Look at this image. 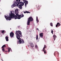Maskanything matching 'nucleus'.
I'll list each match as a JSON object with an SVG mask.
<instances>
[{
  "label": "nucleus",
  "instance_id": "nucleus-7",
  "mask_svg": "<svg viewBox=\"0 0 61 61\" xmlns=\"http://www.w3.org/2000/svg\"><path fill=\"white\" fill-rule=\"evenodd\" d=\"M60 25V24L59 22H58L57 23V24L56 25V27L57 28L58 27H59Z\"/></svg>",
  "mask_w": 61,
  "mask_h": 61
},
{
  "label": "nucleus",
  "instance_id": "nucleus-22",
  "mask_svg": "<svg viewBox=\"0 0 61 61\" xmlns=\"http://www.w3.org/2000/svg\"><path fill=\"white\" fill-rule=\"evenodd\" d=\"M43 48H46V45H44V47Z\"/></svg>",
  "mask_w": 61,
  "mask_h": 61
},
{
  "label": "nucleus",
  "instance_id": "nucleus-1",
  "mask_svg": "<svg viewBox=\"0 0 61 61\" xmlns=\"http://www.w3.org/2000/svg\"><path fill=\"white\" fill-rule=\"evenodd\" d=\"M24 16L23 14H20V15H18L17 16H16V15H15V14L13 13L10 14L9 17H8V16H6L5 15V18L6 19V20H10L11 18H13L15 19H20L21 18V17H23Z\"/></svg>",
  "mask_w": 61,
  "mask_h": 61
},
{
  "label": "nucleus",
  "instance_id": "nucleus-28",
  "mask_svg": "<svg viewBox=\"0 0 61 61\" xmlns=\"http://www.w3.org/2000/svg\"><path fill=\"white\" fill-rule=\"evenodd\" d=\"M10 49H11V48H10L9 49V50H8L9 53V52H10Z\"/></svg>",
  "mask_w": 61,
  "mask_h": 61
},
{
  "label": "nucleus",
  "instance_id": "nucleus-37",
  "mask_svg": "<svg viewBox=\"0 0 61 61\" xmlns=\"http://www.w3.org/2000/svg\"><path fill=\"white\" fill-rule=\"evenodd\" d=\"M0 55H1V54H0Z\"/></svg>",
  "mask_w": 61,
  "mask_h": 61
},
{
  "label": "nucleus",
  "instance_id": "nucleus-8",
  "mask_svg": "<svg viewBox=\"0 0 61 61\" xmlns=\"http://www.w3.org/2000/svg\"><path fill=\"white\" fill-rule=\"evenodd\" d=\"M40 37H41V38H43V33H40L39 34Z\"/></svg>",
  "mask_w": 61,
  "mask_h": 61
},
{
  "label": "nucleus",
  "instance_id": "nucleus-4",
  "mask_svg": "<svg viewBox=\"0 0 61 61\" xmlns=\"http://www.w3.org/2000/svg\"><path fill=\"white\" fill-rule=\"evenodd\" d=\"M33 18H32V17H29L28 19L27 22V25H30V22L33 21Z\"/></svg>",
  "mask_w": 61,
  "mask_h": 61
},
{
  "label": "nucleus",
  "instance_id": "nucleus-17",
  "mask_svg": "<svg viewBox=\"0 0 61 61\" xmlns=\"http://www.w3.org/2000/svg\"><path fill=\"white\" fill-rule=\"evenodd\" d=\"M38 35H37L36 36V40H37L38 39Z\"/></svg>",
  "mask_w": 61,
  "mask_h": 61
},
{
  "label": "nucleus",
  "instance_id": "nucleus-26",
  "mask_svg": "<svg viewBox=\"0 0 61 61\" xmlns=\"http://www.w3.org/2000/svg\"><path fill=\"white\" fill-rule=\"evenodd\" d=\"M4 30H3L2 31V33H4Z\"/></svg>",
  "mask_w": 61,
  "mask_h": 61
},
{
  "label": "nucleus",
  "instance_id": "nucleus-11",
  "mask_svg": "<svg viewBox=\"0 0 61 61\" xmlns=\"http://www.w3.org/2000/svg\"><path fill=\"white\" fill-rule=\"evenodd\" d=\"M53 36L54 37V41H55L56 39V36L54 34Z\"/></svg>",
  "mask_w": 61,
  "mask_h": 61
},
{
  "label": "nucleus",
  "instance_id": "nucleus-9",
  "mask_svg": "<svg viewBox=\"0 0 61 61\" xmlns=\"http://www.w3.org/2000/svg\"><path fill=\"white\" fill-rule=\"evenodd\" d=\"M25 6H26V5L27 4H28V1H26V0H25Z\"/></svg>",
  "mask_w": 61,
  "mask_h": 61
},
{
  "label": "nucleus",
  "instance_id": "nucleus-25",
  "mask_svg": "<svg viewBox=\"0 0 61 61\" xmlns=\"http://www.w3.org/2000/svg\"><path fill=\"white\" fill-rule=\"evenodd\" d=\"M30 45H33V43L32 42H30Z\"/></svg>",
  "mask_w": 61,
  "mask_h": 61
},
{
  "label": "nucleus",
  "instance_id": "nucleus-3",
  "mask_svg": "<svg viewBox=\"0 0 61 61\" xmlns=\"http://www.w3.org/2000/svg\"><path fill=\"white\" fill-rule=\"evenodd\" d=\"M16 1L15 2V3H14L12 5V6H13V7H15V6H18V5H21L22 6L24 5V4H25V2H20V0H16Z\"/></svg>",
  "mask_w": 61,
  "mask_h": 61
},
{
  "label": "nucleus",
  "instance_id": "nucleus-34",
  "mask_svg": "<svg viewBox=\"0 0 61 61\" xmlns=\"http://www.w3.org/2000/svg\"><path fill=\"white\" fill-rule=\"evenodd\" d=\"M5 54H7V53H5Z\"/></svg>",
  "mask_w": 61,
  "mask_h": 61
},
{
  "label": "nucleus",
  "instance_id": "nucleus-27",
  "mask_svg": "<svg viewBox=\"0 0 61 61\" xmlns=\"http://www.w3.org/2000/svg\"><path fill=\"white\" fill-rule=\"evenodd\" d=\"M51 33L52 34H53V30H51Z\"/></svg>",
  "mask_w": 61,
  "mask_h": 61
},
{
  "label": "nucleus",
  "instance_id": "nucleus-15",
  "mask_svg": "<svg viewBox=\"0 0 61 61\" xmlns=\"http://www.w3.org/2000/svg\"><path fill=\"white\" fill-rule=\"evenodd\" d=\"M37 7V8L38 9H40V7H39V5H36Z\"/></svg>",
  "mask_w": 61,
  "mask_h": 61
},
{
  "label": "nucleus",
  "instance_id": "nucleus-35",
  "mask_svg": "<svg viewBox=\"0 0 61 61\" xmlns=\"http://www.w3.org/2000/svg\"><path fill=\"white\" fill-rule=\"evenodd\" d=\"M11 50H10L11 51Z\"/></svg>",
  "mask_w": 61,
  "mask_h": 61
},
{
  "label": "nucleus",
  "instance_id": "nucleus-18",
  "mask_svg": "<svg viewBox=\"0 0 61 61\" xmlns=\"http://www.w3.org/2000/svg\"><path fill=\"white\" fill-rule=\"evenodd\" d=\"M30 46L31 47H34V46H35V45L32 44V45H30Z\"/></svg>",
  "mask_w": 61,
  "mask_h": 61
},
{
  "label": "nucleus",
  "instance_id": "nucleus-29",
  "mask_svg": "<svg viewBox=\"0 0 61 61\" xmlns=\"http://www.w3.org/2000/svg\"><path fill=\"white\" fill-rule=\"evenodd\" d=\"M57 54H58V56L59 55V53H58V52L57 53Z\"/></svg>",
  "mask_w": 61,
  "mask_h": 61
},
{
  "label": "nucleus",
  "instance_id": "nucleus-31",
  "mask_svg": "<svg viewBox=\"0 0 61 61\" xmlns=\"http://www.w3.org/2000/svg\"><path fill=\"white\" fill-rule=\"evenodd\" d=\"M5 52H7L8 51H5Z\"/></svg>",
  "mask_w": 61,
  "mask_h": 61
},
{
  "label": "nucleus",
  "instance_id": "nucleus-12",
  "mask_svg": "<svg viewBox=\"0 0 61 61\" xmlns=\"http://www.w3.org/2000/svg\"><path fill=\"white\" fill-rule=\"evenodd\" d=\"M22 5H19V7L20 9H22Z\"/></svg>",
  "mask_w": 61,
  "mask_h": 61
},
{
  "label": "nucleus",
  "instance_id": "nucleus-24",
  "mask_svg": "<svg viewBox=\"0 0 61 61\" xmlns=\"http://www.w3.org/2000/svg\"><path fill=\"white\" fill-rule=\"evenodd\" d=\"M35 47L36 49H37V45H36Z\"/></svg>",
  "mask_w": 61,
  "mask_h": 61
},
{
  "label": "nucleus",
  "instance_id": "nucleus-32",
  "mask_svg": "<svg viewBox=\"0 0 61 61\" xmlns=\"http://www.w3.org/2000/svg\"><path fill=\"white\" fill-rule=\"evenodd\" d=\"M37 30H39V29L38 28H37Z\"/></svg>",
  "mask_w": 61,
  "mask_h": 61
},
{
  "label": "nucleus",
  "instance_id": "nucleus-36",
  "mask_svg": "<svg viewBox=\"0 0 61 61\" xmlns=\"http://www.w3.org/2000/svg\"><path fill=\"white\" fill-rule=\"evenodd\" d=\"M10 29H11V28H10Z\"/></svg>",
  "mask_w": 61,
  "mask_h": 61
},
{
  "label": "nucleus",
  "instance_id": "nucleus-5",
  "mask_svg": "<svg viewBox=\"0 0 61 61\" xmlns=\"http://www.w3.org/2000/svg\"><path fill=\"white\" fill-rule=\"evenodd\" d=\"M18 10H19L17 9L16 10H15V12L16 15V16H17L18 15V13H19L18 12Z\"/></svg>",
  "mask_w": 61,
  "mask_h": 61
},
{
  "label": "nucleus",
  "instance_id": "nucleus-20",
  "mask_svg": "<svg viewBox=\"0 0 61 61\" xmlns=\"http://www.w3.org/2000/svg\"><path fill=\"white\" fill-rule=\"evenodd\" d=\"M46 48H43V52H44V51H45V49Z\"/></svg>",
  "mask_w": 61,
  "mask_h": 61
},
{
  "label": "nucleus",
  "instance_id": "nucleus-6",
  "mask_svg": "<svg viewBox=\"0 0 61 61\" xmlns=\"http://www.w3.org/2000/svg\"><path fill=\"white\" fill-rule=\"evenodd\" d=\"M14 36V33L13 32H11L10 33V36L11 37H13Z\"/></svg>",
  "mask_w": 61,
  "mask_h": 61
},
{
  "label": "nucleus",
  "instance_id": "nucleus-23",
  "mask_svg": "<svg viewBox=\"0 0 61 61\" xmlns=\"http://www.w3.org/2000/svg\"><path fill=\"white\" fill-rule=\"evenodd\" d=\"M2 48L3 49H2V51L3 52H4V51H5V48Z\"/></svg>",
  "mask_w": 61,
  "mask_h": 61
},
{
  "label": "nucleus",
  "instance_id": "nucleus-19",
  "mask_svg": "<svg viewBox=\"0 0 61 61\" xmlns=\"http://www.w3.org/2000/svg\"><path fill=\"white\" fill-rule=\"evenodd\" d=\"M51 26L52 27L53 26V23L52 22L51 23H50Z\"/></svg>",
  "mask_w": 61,
  "mask_h": 61
},
{
  "label": "nucleus",
  "instance_id": "nucleus-10",
  "mask_svg": "<svg viewBox=\"0 0 61 61\" xmlns=\"http://www.w3.org/2000/svg\"><path fill=\"white\" fill-rule=\"evenodd\" d=\"M5 39L6 41H8L9 39L8 37L7 36H6L5 37Z\"/></svg>",
  "mask_w": 61,
  "mask_h": 61
},
{
  "label": "nucleus",
  "instance_id": "nucleus-30",
  "mask_svg": "<svg viewBox=\"0 0 61 61\" xmlns=\"http://www.w3.org/2000/svg\"><path fill=\"white\" fill-rule=\"evenodd\" d=\"M54 56H55V55H56V54H55V53H54Z\"/></svg>",
  "mask_w": 61,
  "mask_h": 61
},
{
  "label": "nucleus",
  "instance_id": "nucleus-14",
  "mask_svg": "<svg viewBox=\"0 0 61 61\" xmlns=\"http://www.w3.org/2000/svg\"><path fill=\"white\" fill-rule=\"evenodd\" d=\"M36 20L37 21V23H38L39 22V20H38V17L37 16L36 17Z\"/></svg>",
  "mask_w": 61,
  "mask_h": 61
},
{
  "label": "nucleus",
  "instance_id": "nucleus-16",
  "mask_svg": "<svg viewBox=\"0 0 61 61\" xmlns=\"http://www.w3.org/2000/svg\"><path fill=\"white\" fill-rule=\"evenodd\" d=\"M6 47V46L5 45H3L2 47V48H5V47Z\"/></svg>",
  "mask_w": 61,
  "mask_h": 61
},
{
  "label": "nucleus",
  "instance_id": "nucleus-2",
  "mask_svg": "<svg viewBox=\"0 0 61 61\" xmlns=\"http://www.w3.org/2000/svg\"><path fill=\"white\" fill-rule=\"evenodd\" d=\"M16 37L19 40V43L21 44H24L25 41L24 40H21V39L20 38V37H22V33L20 31L18 30V31H16Z\"/></svg>",
  "mask_w": 61,
  "mask_h": 61
},
{
  "label": "nucleus",
  "instance_id": "nucleus-13",
  "mask_svg": "<svg viewBox=\"0 0 61 61\" xmlns=\"http://www.w3.org/2000/svg\"><path fill=\"white\" fill-rule=\"evenodd\" d=\"M23 12L24 14H25V13H30V12L29 11H23Z\"/></svg>",
  "mask_w": 61,
  "mask_h": 61
},
{
  "label": "nucleus",
  "instance_id": "nucleus-21",
  "mask_svg": "<svg viewBox=\"0 0 61 61\" xmlns=\"http://www.w3.org/2000/svg\"><path fill=\"white\" fill-rule=\"evenodd\" d=\"M46 50H45L44 51V54H46Z\"/></svg>",
  "mask_w": 61,
  "mask_h": 61
},
{
  "label": "nucleus",
  "instance_id": "nucleus-33",
  "mask_svg": "<svg viewBox=\"0 0 61 61\" xmlns=\"http://www.w3.org/2000/svg\"><path fill=\"white\" fill-rule=\"evenodd\" d=\"M5 33V31L4 30V33Z\"/></svg>",
  "mask_w": 61,
  "mask_h": 61
}]
</instances>
